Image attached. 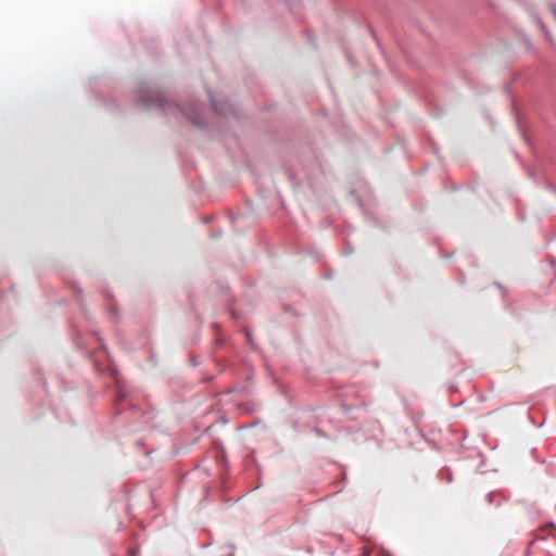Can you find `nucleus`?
I'll use <instances>...</instances> for the list:
<instances>
[{
    "label": "nucleus",
    "instance_id": "nucleus-1",
    "mask_svg": "<svg viewBox=\"0 0 556 556\" xmlns=\"http://www.w3.org/2000/svg\"><path fill=\"white\" fill-rule=\"evenodd\" d=\"M140 102L144 106L155 105L162 108L164 105L165 98L161 92L152 93L149 98H147L146 94H142L140 96Z\"/></svg>",
    "mask_w": 556,
    "mask_h": 556
}]
</instances>
